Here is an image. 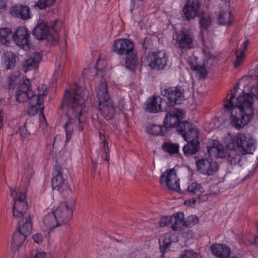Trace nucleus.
Listing matches in <instances>:
<instances>
[{"mask_svg": "<svg viewBox=\"0 0 258 258\" xmlns=\"http://www.w3.org/2000/svg\"><path fill=\"white\" fill-rule=\"evenodd\" d=\"M88 90L74 84L71 90H66L64 100L69 105L67 115L68 120L64 125L66 142L71 138L74 132H81L84 128V118L88 111L87 102L89 97Z\"/></svg>", "mask_w": 258, "mask_h": 258, "instance_id": "nucleus-1", "label": "nucleus"}, {"mask_svg": "<svg viewBox=\"0 0 258 258\" xmlns=\"http://www.w3.org/2000/svg\"><path fill=\"white\" fill-rule=\"evenodd\" d=\"M228 146L230 150L227 156L223 146L217 141H214L212 146L208 147L207 150L210 156L220 158L227 157L230 164L235 165L241 160V155L237 153V150L242 154H251L256 148L255 140L249 135L242 133L232 136Z\"/></svg>", "mask_w": 258, "mask_h": 258, "instance_id": "nucleus-2", "label": "nucleus"}, {"mask_svg": "<svg viewBox=\"0 0 258 258\" xmlns=\"http://www.w3.org/2000/svg\"><path fill=\"white\" fill-rule=\"evenodd\" d=\"M179 132L187 142L183 148L184 154L186 156L195 154L198 152L199 146L197 127L190 122L185 121L180 125Z\"/></svg>", "mask_w": 258, "mask_h": 258, "instance_id": "nucleus-3", "label": "nucleus"}, {"mask_svg": "<svg viewBox=\"0 0 258 258\" xmlns=\"http://www.w3.org/2000/svg\"><path fill=\"white\" fill-rule=\"evenodd\" d=\"M51 184L52 188L60 192L64 198L74 197V192L68 184L67 179L63 177L60 167H57L54 169Z\"/></svg>", "mask_w": 258, "mask_h": 258, "instance_id": "nucleus-4", "label": "nucleus"}, {"mask_svg": "<svg viewBox=\"0 0 258 258\" xmlns=\"http://www.w3.org/2000/svg\"><path fill=\"white\" fill-rule=\"evenodd\" d=\"M172 40L175 46L181 51L194 47V36L190 29H182L175 32L173 35Z\"/></svg>", "mask_w": 258, "mask_h": 258, "instance_id": "nucleus-5", "label": "nucleus"}, {"mask_svg": "<svg viewBox=\"0 0 258 258\" xmlns=\"http://www.w3.org/2000/svg\"><path fill=\"white\" fill-rule=\"evenodd\" d=\"M68 198L66 202L60 203L53 210L61 226L69 223L73 216L76 200L75 197H70Z\"/></svg>", "mask_w": 258, "mask_h": 258, "instance_id": "nucleus-6", "label": "nucleus"}, {"mask_svg": "<svg viewBox=\"0 0 258 258\" xmlns=\"http://www.w3.org/2000/svg\"><path fill=\"white\" fill-rule=\"evenodd\" d=\"M11 195L13 197V216L17 219H21L26 215L28 205L25 201L26 195L22 192L11 190Z\"/></svg>", "mask_w": 258, "mask_h": 258, "instance_id": "nucleus-7", "label": "nucleus"}, {"mask_svg": "<svg viewBox=\"0 0 258 258\" xmlns=\"http://www.w3.org/2000/svg\"><path fill=\"white\" fill-rule=\"evenodd\" d=\"M33 36L38 40L46 39L52 44H56L59 40V34L52 33L48 25L45 22L38 23L33 31Z\"/></svg>", "mask_w": 258, "mask_h": 258, "instance_id": "nucleus-8", "label": "nucleus"}, {"mask_svg": "<svg viewBox=\"0 0 258 258\" xmlns=\"http://www.w3.org/2000/svg\"><path fill=\"white\" fill-rule=\"evenodd\" d=\"M40 89V93L37 95L32 96L31 100L29 101V106L28 108V113L30 116H34L38 113V112L42 113L44 107L42 103L44 97L47 95V87L45 85L41 84L39 85Z\"/></svg>", "mask_w": 258, "mask_h": 258, "instance_id": "nucleus-9", "label": "nucleus"}, {"mask_svg": "<svg viewBox=\"0 0 258 258\" xmlns=\"http://www.w3.org/2000/svg\"><path fill=\"white\" fill-rule=\"evenodd\" d=\"M168 57L164 51H158L149 53L147 58V65L152 69L163 70L167 66Z\"/></svg>", "mask_w": 258, "mask_h": 258, "instance_id": "nucleus-10", "label": "nucleus"}, {"mask_svg": "<svg viewBox=\"0 0 258 258\" xmlns=\"http://www.w3.org/2000/svg\"><path fill=\"white\" fill-rule=\"evenodd\" d=\"M30 84L28 79L24 80L23 83L21 84L18 89L16 94V100L20 102L23 103L28 99L29 101L32 96L37 95L40 92L39 86L34 91L30 89Z\"/></svg>", "mask_w": 258, "mask_h": 258, "instance_id": "nucleus-11", "label": "nucleus"}, {"mask_svg": "<svg viewBox=\"0 0 258 258\" xmlns=\"http://www.w3.org/2000/svg\"><path fill=\"white\" fill-rule=\"evenodd\" d=\"M196 167L201 174L212 175L217 171L218 165L216 161L211 158H201L196 161Z\"/></svg>", "mask_w": 258, "mask_h": 258, "instance_id": "nucleus-12", "label": "nucleus"}, {"mask_svg": "<svg viewBox=\"0 0 258 258\" xmlns=\"http://www.w3.org/2000/svg\"><path fill=\"white\" fill-rule=\"evenodd\" d=\"M161 183H165L168 188L177 191L180 189L179 179L174 169H169L163 172L160 176Z\"/></svg>", "mask_w": 258, "mask_h": 258, "instance_id": "nucleus-13", "label": "nucleus"}, {"mask_svg": "<svg viewBox=\"0 0 258 258\" xmlns=\"http://www.w3.org/2000/svg\"><path fill=\"white\" fill-rule=\"evenodd\" d=\"M183 113L182 111L177 108H173L168 111L163 121L164 125L166 130L179 125L177 129L178 132H179V126L183 123V122H180V120L183 118Z\"/></svg>", "mask_w": 258, "mask_h": 258, "instance_id": "nucleus-14", "label": "nucleus"}, {"mask_svg": "<svg viewBox=\"0 0 258 258\" xmlns=\"http://www.w3.org/2000/svg\"><path fill=\"white\" fill-rule=\"evenodd\" d=\"M30 35L26 28L20 27L13 35V39L18 46L24 49H29L30 46Z\"/></svg>", "mask_w": 258, "mask_h": 258, "instance_id": "nucleus-15", "label": "nucleus"}, {"mask_svg": "<svg viewBox=\"0 0 258 258\" xmlns=\"http://www.w3.org/2000/svg\"><path fill=\"white\" fill-rule=\"evenodd\" d=\"M134 48V43L127 39H119L114 41L113 43V51L119 55L131 52Z\"/></svg>", "mask_w": 258, "mask_h": 258, "instance_id": "nucleus-16", "label": "nucleus"}, {"mask_svg": "<svg viewBox=\"0 0 258 258\" xmlns=\"http://www.w3.org/2000/svg\"><path fill=\"white\" fill-rule=\"evenodd\" d=\"M183 94L181 89L178 87H170L165 90L164 95L167 99V105L170 107L179 103L183 97Z\"/></svg>", "mask_w": 258, "mask_h": 258, "instance_id": "nucleus-17", "label": "nucleus"}, {"mask_svg": "<svg viewBox=\"0 0 258 258\" xmlns=\"http://www.w3.org/2000/svg\"><path fill=\"white\" fill-rule=\"evenodd\" d=\"M101 114L106 120L111 119L115 114V109L111 100L99 103Z\"/></svg>", "mask_w": 258, "mask_h": 258, "instance_id": "nucleus-18", "label": "nucleus"}, {"mask_svg": "<svg viewBox=\"0 0 258 258\" xmlns=\"http://www.w3.org/2000/svg\"><path fill=\"white\" fill-rule=\"evenodd\" d=\"M211 250L213 254L220 258H226L231 253L230 247L223 244H214L211 246Z\"/></svg>", "mask_w": 258, "mask_h": 258, "instance_id": "nucleus-19", "label": "nucleus"}, {"mask_svg": "<svg viewBox=\"0 0 258 258\" xmlns=\"http://www.w3.org/2000/svg\"><path fill=\"white\" fill-rule=\"evenodd\" d=\"M161 100L157 96L149 98L145 103V109L152 113H156L161 110Z\"/></svg>", "mask_w": 258, "mask_h": 258, "instance_id": "nucleus-20", "label": "nucleus"}, {"mask_svg": "<svg viewBox=\"0 0 258 258\" xmlns=\"http://www.w3.org/2000/svg\"><path fill=\"white\" fill-rule=\"evenodd\" d=\"M43 223L46 228L49 231L53 230L56 227L61 226L53 211L44 216Z\"/></svg>", "mask_w": 258, "mask_h": 258, "instance_id": "nucleus-21", "label": "nucleus"}, {"mask_svg": "<svg viewBox=\"0 0 258 258\" xmlns=\"http://www.w3.org/2000/svg\"><path fill=\"white\" fill-rule=\"evenodd\" d=\"M42 58L41 55L38 53H35L27 59L25 60L23 63V69L25 72L38 67V63Z\"/></svg>", "mask_w": 258, "mask_h": 258, "instance_id": "nucleus-22", "label": "nucleus"}, {"mask_svg": "<svg viewBox=\"0 0 258 258\" xmlns=\"http://www.w3.org/2000/svg\"><path fill=\"white\" fill-rule=\"evenodd\" d=\"M199 8L198 0H188L183 8L185 16H196Z\"/></svg>", "mask_w": 258, "mask_h": 258, "instance_id": "nucleus-23", "label": "nucleus"}, {"mask_svg": "<svg viewBox=\"0 0 258 258\" xmlns=\"http://www.w3.org/2000/svg\"><path fill=\"white\" fill-rule=\"evenodd\" d=\"M17 58L14 52L8 51L3 54L2 63L7 70L11 69L15 66Z\"/></svg>", "mask_w": 258, "mask_h": 258, "instance_id": "nucleus-24", "label": "nucleus"}, {"mask_svg": "<svg viewBox=\"0 0 258 258\" xmlns=\"http://www.w3.org/2000/svg\"><path fill=\"white\" fill-rule=\"evenodd\" d=\"M19 224L20 226L18 230L26 236L29 235L32 230V224L30 215H26V217L20 219Z\"/></svg>", "mask_w": 258, "mask_h": 258, "instance_id": "nucleus-25", "label": "nucleus"}, {"mask_svg": "<svg viewBox=\"0 0 258 258\" xmlns=\"http://www.w3.org/2000/svg\"><path fill=\"white\" fill-rule=\"evenodd\" d=\"M10 14L12 16H29V7L25 5H15L9 10Z\"/></svg>", "mask_w": 258, "mask_h": 258, "instance_id": "nucleus-26", "label": "nucleus"}, {"mask_svg": "<svg viewBox=\"0 0 258 258\" xmlns=\"http://www.w3.org/2000/svg\"><path fill=\"white\" fill-rule=\"evenodd\" d=\"M96 96L99 103L109 100V95L107 92V85L105 82L101 81L96 89Z\"/></svg>", "mask_w": 258, "mask_h": 258, "instance_id": "nucleus-27", "label": "nucleus"}, {"mask_svg": "<svg viewBox=\"0 0 258 258\" xmlns=\"http://www.w3.org/2000/svg\"><path fill=\"white\" fill-rule=\"evenodd\" d=\"M147 134L153 136H164L167 132L164 125L150 124L146 128Z\"/></svg>", "mask_w": 258, "mask_h": 258, "instance_id": "nucleus-28", "label": "nucleus"}, {"mask_svg": "<svg viewBox=\"0 0 258 258\" xmlns=\"http://www.w3.org/2000/svg\"><path fill=\"white\" fill-rule=\"evenodd\" d=\"M185 224L183 213L178 212L171 216V228L172 229L177 230L179 229Z\"/></svg>", "mask_w": 258, "mask_h": 258, "instance_id": "nucleus-29", "label": "nucleus"}, {"mask_svg": "<svg viewBox=\"0 0 258 258\" xmlns=\"http://www.w3.org/2000/svg\"><path fill=\"white\" fill-rule=\"evenodd\" d=\"M26 235L22 232L17 230L13 234L12 246L14 249H18L23 243L24 242Z\"/></svg>", "mask_w": 258, "mask_h": 258, "instance_id": "nucleus-30", "label": "nucleus"}, {"mask_svg": "<svg viewBox=\"0 0 258 258\" xmlns=\"http://www.w3.org/2000/svg\"><path fill=\"white\" fill-rule=\"evenodd\" d=\"M138 59L133 51L126 54L125 64L127 69L133 70L137 66Z\"/></svg>", "mask_w": 258, "mask_h": 258, "instance_id": "nucleus-31", "label": "nucleus"}, {"mask_svg": "<svg viewBox=\"0 0 258 258\" xmlns=\"http://www.w3.org/2000/svg\"><path fill=\"white\" fill-rule=\"evenodd\" d=\"M179 145L171 142H165L162 146V150L170 155L177 154L179 152Z\"/></svg>", "mask_w": 258, "mask_h": 258, "instance_id": "nucleus-32", "label": "nucleus"}, {"mask_svg": "<svg viewBox=\"0 0 258 258\" xmlns=\"http://www.w3.org/2000/svg\"><path fill=\"white\" fill-rule=\"evenodd\" d=\"M188 191L197 195L200 201L202 200L201 196L204 192V189L202 186L196 182L191 183L187 188Z\"/></svg>", "mask_w": 258, "mask_h": 258, "instance_id": "nucleus-33", "label": "nucleus"}, {"mask_svg": "<svg viewBox=\"0 0 258 258\" xmlns=\"http://www.w3.org/2000/svg\"><path fill=\"white\" fill-rule=\"evenodd\" d=\"M248 44V41L245 40L243 43V48L240 51L236 52V57L234 61V66L235 67H238L243 62L245 57V51L246 50Z\"/></svg>", "mask_w": 258, "mask_h": 258, "instance_id": "nucleus-34", "label": "nucleus"}, {"mask_svg": "<svg viewBox=\"0 0 258 258\" xmlns=\"http://www.w3.org/2000/svg\"><path fill=\"white\" fill-rule=\"evenodd\" d=\"M12 36V31L8 28L0 29V41L3 44H6L9 39Z\"/></svg>", "mask_w": 258, "mask_h": 258, "instance_id": "nucleus-35", "label": "nucleus"}, {"mask_svg": "<svg viewBox=\"0 0 258 258\" xmlns=\"http://www.w3.org/2000/svg\"><path fill=\"white\" fill-rule=\"evenodd\" d=\"M198 254L193 250L183 251L178 258H197Z\"/></svg>", "mask_w": 258, "mask_h": 258, "instance_id": "nucleus-36", "label": "nucleus"}, {"mask_svg": "<svg viewBox=\"0 0 258 258\" xmlns=\"http://www.w3.org/2000/svg\"><path fill=\"white\" fill-rule=\"evenodd\" d=\"M54 1L55 0H39L37 6L40 9H45L51 6Z\"/></svg>", "mask_w": 258, "mask_h": 258, "instance_id": "nucleus-37", "label": "nucleus"}, {"mask_svg": "<svg viewBox=\"0 0 258 258\" xmlns=\"http://www.w3.org/2000/svg\"><path fill=\"white\" fill-rule=\"evenodd\" d=\"M62 23L58 19L55 20L51 24V27L52 30L53 31L52 33H57L58 34V32L62 28Z\"/></svg>", "mask_w": 258, "mask_h": 258, "instance_id": "nucleus-38", "label": "nucleus"}, {"mask_svg": "<svg viewBox=\"0 0 258 258\" xmlns=\"http://www.w3.org/2000/svg\"><path fill=\"white\" fill-rule=\"evenodd\" d=\"M233 21V17H217V22L221 25H230Z\"/></svg>", "mask_w": 258, "mask_h": 258, "instance_id": "nucleus-39", "label": "nucleus"}, {"mask_svg": "<svg viewBox=\"0 0 258 258\" xmlns=\"http://www.w3.org/2000/svg\"><path fill=\"white\" fill-rule=\"evenodd\" d=\"M192 68L193 70L197 71L199 73L200 75L202 77H204L206 74L207 71L204 65L199 66V65H191Z\"/></svg>", "mask_w": 258, "mask_h": 258, "instance_id": "nucleus-40", "label": "nucleus"}, {"mask_svg": "<svg viewBox=\"0 0 258 258\" xmlns=\"http://www.w3.org/2000/svg\"><path fill=\"white\" fill-rule=\"evenodd\" d=\"M200 24L202 28L206 29L211 23L210 17H201Z\"/></svg>", "mask_w": 258, "mask_h": 258, "instance_id": "nucleus-41", "label": "nucleus"}, {"mask_svg": "<svg viewBox=\"0 0 258 258\" xmlns=\"http://www.w3.org/2000/svg\"><path fill=\"white\" fill-rule=\"evenodd\" d=\"M159 224L161 227H164L171 224V216H163L161 217Z\"/></svg>", "mask_w": 258, "mask_h": 258, "instance_id": "nucleus-42", "label": "nucleus"}, {"mask_svg": "<svg viewBox=\"0 0 258 258\" xmlns=\"http://www.w3.org/2000/svg\"><path fill=\"white\" fill-rule=\"evenodd\" d=\"M33 240L35 242L40 244L43 241L42 235L40 233H36L33 236Z\"/></svg>", "mask_w": 258, "mask_h": 258, "instance_id": "nucleus-43", "label": "nucleus"}, {"mask_svg": "<svg viewBox=\"0 0 258 258\" xmlns=\"http://www.w3.org/2000/svg\"><path fill=\"white\" fill-rule=\"evenodd\" d=\"M7 0H0V15L5 12L6 9Z\"/></svg>", "mask_w": 258, "mask_h": 258, "instance_id": "nucleus-44", "label": "nucleus"}, {"mask_svg": "<svg viewBox=\"0 0 258 258\" xmlns=\"http://www.w3.org/2000/svg\"><path fill=\"white\" fill-rule=\"evenodd\" d=\"M199 222L198 218L196 216H190L188 218V222L189 224H195Z\"/></svg>", "mask_w": 258, "mask_h": 258, "instance_id": "nucleus-45", "label": "nucleus"}, {"mask_svg": "<svg viewBox=\"0 0 258 258\" xmlns=\"http://www.w3.org/2000/svg\"><path fill=\"white\" fill-rule=\"evenodd\" d=\"M62 67H58L54 71V76L56 78H58L62 75Z\"/></svg>", "mask_w": 258, "mask_h": 258, "instance_id": "nucleus-46", "label": "nucleus"}, {"mask_svg": "<svg viewBox=\"0 0 258 258\" xmlns=\"http://www.w3.org/2000/svg\"><path fill=\"white\" fill-rule=\"evenodd\" d=\"M105 153H106V156L105 157V159H104V160L107 163V165L108 166L109 165V155H108L107 153L106 152V151H105Z\"/></svg>", "mask_w": 258, "mask_h": 258, "instance_id": "nucleus-47", "label": "nucleus"}, {"mask_svg": "<svg viewBox=\"0 0 258 258\" xmlns=\"http://www.w3.org/2000/svg\"><path fill=\"white\" fill-rule=\"evenodd\" d=\"M91 72V70L90 69H84L83 70V73L84 75L86 76H88V73H90Z\"/></svg>", "mask_w": 258, "mask_h": 258, "instance_id": "nucleus-48", "label": "nucleus"}, {"mask_svg": "<svg viewBox=\"0 0 258 258\" xmlns=\"http://www.w3.org/2000/svg\"><path fill=\"white\" fill-rule=\"evenodd\" d=\"M130 11H131V15H136L137 13L134 12V11H138V10L137 7L136 8L131 9L130 10Z\"/></svg>", "mask_w": 258, "mask_h": 258, "instance_id": "nucleus-49", "label": "nucleus"}, {"mask_svg": "<svg viewBox=\"0 0 258 258\" xmlns=\"http://www.w3.org/2000/svg\"><path fill=\"white\" fill-rule=\"evenodd\" d=\"M3 126V117L2 115V111L0 110V129L2 128Z\"/></svg>", "mask_w": 258, "mask_h": 258, "instance_id": "nucleus-50", "label": "nucleus"}, {"mask_svg": "<svg viewBox=\"0 0 258 258\" xmlns=\"http://www.w3.org/2000/svg\"><path fill=\"white\" fill-rule=\"evenodd\" d=\"M59 138H60V137H56L54 139V141H53V146H55V145L56 144V142H57V141L59 139Z\"/></svg>", "mask_w": 258, "mask_h": 258, "instance_id": "nucleus-51", "label": "nucleus"}, {"mask_svg": "<svg viewBox=\"0 0 258 258\" xmlns=\"http://www.w3.org/2000/svg\"><path fill=\"white\" fill-rule=\"evenodd\" d=\"M32 173H33V169H32V167H30L28 171L27 174H28V175H31L32 174Z\"/></svg>", "mask_w": 258, "mask_h": 258, "instance_id": "nucleus-52", "label": "nucleus"}, {"mask_svg": "<svg viewBox=\"0 0 258 258\" xmlns=\"http://www.w3.org/2000/svg\"><path fill=\"white\" fill-rule=\"evenodd\" d=\"M170 244V242H165V241L163 242V245L165 246V248H167Z\"/></svg>", "mask_w": 258, "mask_h": 258, "instance_id": "nucleus-53", "label": "nucleus"}, {"mask_svg": "<svg viewBox=\"0 0 258 258\" xmlns=\"http://www.w3.org/2000/svg\"><path fill=\"white\" fill-rule=\"evenodd\" d=\"M103 146L104 147H108V143L105 140L103 142Z\"/></svg>", "mask_w": 258, "mask_h": 258, "instance_id": "nucleus-54", "label": "nucleus"}, {"mask_svg": "<svg viewBox=\"0 0 258 258\" xmlns=\"http://www.w3.org/2000/svg\"><path fill=\"white\" fill-rule=\"evenodd\" d=\"M21 18H22L23 20H28L29 19L30 17H21Z\"/></svg>", "mask_w": 258, "mask_h": 258, "instance_id": "nucleus-55", "label": "nucleus"}, {"mask_svg": "<svg viewBox=\"0 0 258 258\" xmlns=\"http://www.w3.org/2000/svg\"><path fill=\"white\" fill-rule=\"evenodd\" d=\"M186 18H187V20L188 21H189V20H190V18L191 17H186ZM191 18H194V17H191Z\"/></svg>", "mask_w": 258, "mask_h": 258, "instance_id": "nucleus-56", "label": "nucleus"}, {"mask_svg": "<svg viewBox=\"0 0 258 258\" xmlns=\"http://www.w3.org/2000/svg\"><path fill=\"white\" fill-rule=\"evenodd\" d=\"M205 15V13H202V16H203V15Z\"/></svg>", "mask_w": 258, "mask_h": 258, "instance_id": "nucleus-57", "label": "nucleus"}, {"mask_svg": "<svg viewBox=\"0 0 258 258\" xmlns=\"http://www.w3.org/2000/svg\"><path fill=\"white\" fill-rule=\"evenodd\" d=\"M229 15H231L232 14H231V13H230V12H229Z\"/></svg>", "mask_w": 258, "mask_h": 258, "instance_id": "nucleus-58", "label": "nucleus"}, {"mask_svg": "<svg viewBox=\"0 0 258 258\" xmlns=\"http://www.w3.org/2000/svg\"><path fill=\"white\" fill-rule=\"evenodd\" d=\"M219 16L222 17L223 16V15H220Z\"/></svg>", "mask_w": 258, "mask_h": 258, "instance_id": "nucleus-59", "label": "nucleus"}, {"mask_svg": "<svg viewBox=\"0 0 258 258\" xmlns=\"http://www.w3.org/2000/svg\"><path fill=\"white\" fill-rule=\"evenodd\" d=\"M197 16V17H199V15H198V14L197 15H196V16Z\"/></svg>", "mask_w": 258, "mask_h": 258, "instance_id": "nucleus-60", "label": "nucleus"}]
</instances>
